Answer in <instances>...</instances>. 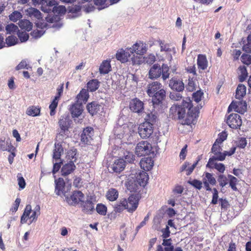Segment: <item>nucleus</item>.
I'll use <instances>...</instances> for the list:
<instances>
[{
  "instance_id": "nucleus-16",
  "label": "nucleus",
  "mask_w": 251,
  "mask_h": 251,
  "mask_svg": "<svg viewBox=\"0 0 251 251\" xmlns=\"http://www.w3.org/2000/svg\"><path fill=\"white\" fill-rule=\"evenodd\" d=\"M125 167V161L123 159H118L115 160L113 164L108 167L110 171L115 173H120Z\"/></svg>"
},
{
  "instance_id": "nucleus-51",
  "label": "nucleus",
  "mask_w": 251,
  "mask_h": 251,
  "mask_svg": "<svg viewBox=\"0 0 251 251\" xmlns=\"http://www.w3.org/2000/svg\"><path fill=\"white\" fill-rule=\"evenodd\" d=\"M66 9L64 6H57V3L54 5L52 13L54 14H64Z\"/></svg>"
},
{
  "instance_id": "nucleus-49",
  "label": "nucleus",
  "mask_w": 251,
  "mask_h": 251,
  "mask_svg": "<svg viewBox=\"0 0 251 251\" xmlns=\"http://www.w3.org/2000/svg\"><path fill=\"white\" fill-rule=\"evenodd\" d=\"M241 61L245 65H250L251 64V55L243 53L241 56Z\"/></svg>"
},
{
  "instance_id": "nucleus-27",
  "label": "nucleus",
  "mask_w": 251,
  "mask_h": 251,
  "mask_svg": "<svg viewBox=\"0 0 251 251\" xmlns=\"http://www.w3.org/2000/svg\"><path fill=\"white\" fill-rule=\"evenodd\" d=\"M70 110L73 118H77L81 114L83 111L82 104H73L70 108Z\"/></svg>"
},
{
  "instance_id": "nucleus-5",
  "label": "nucleus",
  "mask_w": 251,
  "mask_h": 251,
  "mask_svg": "<svg viewBox=\"0 0 251 251\" xmlns=\"http://www.w3.org/2000/svg\"><path fill=\"white\" fill-rule=\"evenodd\" d=\"M149 122H145L141 124L138 127V133L143 139H147L151 137L153 133V127Z\"/></svg>"
},
{
  "instance_id": "nucleus-26",
  "label": "nucleus",
  "mask_w": 251,
  "mask_h": 251,
  "mask_svg": "<svg viewBox=\"0 0 251 251\" xmlns=\"http://www.w3.org/2000/svg\"><path fill=\"white\" fill-rule=\"evenodd\" d=\"M63 152V148L60 143L55 142L53 151L52 159L57 161L60 159L61 154Z\"/></svg>"
},
{
  "instance_id": "nucleus-6",
  "label": "nucleus",
  "mask_w": 251,
  "mask_h": 251,
  "mask_svg": "<svg viewBox=\"0 0 251 251\" xmlns=\"http://www.w3.org/2000/svg\"><path fill=\"white\" fill-rule=\"evenodd\" d=\"M226 123L231 128L237 129L241 126L242 121L238 114L231 113L227 117Z\"/></svg>"
},
{
  "instance_id": "nucleus-47",
  "label": "nucleus",
  "mask_w": 251,
  "mask_h": 251,
  "mask_svg": "<svg viewBox=\"0 0 251 251\" xmlns=\"http://www.w3.org/2000/svg\"><path fill=\"white\" fill-rule=\"evenodd\" d=\"M96 210L97 212L100 215L105 216L107 213L106 206L101 203H99L97 205Z\"/></svg>"
},
{
  "instance_id": "nucleus-63",
  "label": "nucleus",
  "mask_w": 251,
  "mask_h": 251,
  "mask_svg": "<svg viewBox=\"0 0 251 251\" xmlns=\"http://www.w3.org/2000/svg\"><path fill=\"white\" fill-rule=\"evenodd\" d=\"M62 164L63 161L61 160H60L59 162H55L53 163V169L52 170V173L53 175L55 174L59 170Z\"/></svg>"
},
{
  "instance_id": "nucleus-45",
  "label": "nucleus",
  "mask_w": 251,
  "mask_h": 251,
  "mask_svg": "<svg viewBox=\"0 0 251 251\" xmlns=\"http://www.w3.org/2000/svg\"><path fill=\"white\" fill-rule=\"evenodd\" d=\"M227 177L229 179L230 187L233 190L236 191L237 188L236 185L238 181L237 178L231 175H228Z\"/></svg>"
},
{
  "instance_id": "nucleus-48",
  "label": "nucleus",
  "mask_w": 251,
  "mask_h": 251,
  "mask_svg": "<svg viewBox=\"0 0 251 251\" xmlns=\"http://www.w3.org/2000/svg\"><path fill=\"white\" fill-rule=\"evenodd\" d=\"M5 41L6 44L8 47L14 46L18 42L17 38L13 35L9 36L6 38Z\"/></svg>"
},
{
  "instance_id": "nucleus-62",
  "label": "nucleus",
  "mask_w": 251,
  "mask_h": 251,
  "mask_svg": "<svg viewBox=\"0 0 251 251\" xmlns=\"http://www.w3.org/2000/svg\"><path fill=\"white\" fill-rule=\"evenodd\" d=\"M247 145V140L244 137H241L238 140L237 146L240 149H244Z\"/></svg>"
},
{
  "instance_id": "nucleus-37",
  "label": "nucleus",
  "mask_w": 251,
  "mask_h": 251,
  "mask_svg": "<svg viewBox=\"0 0 251 251\" xmlns=\"http://www.w3.org/2000/svg\"><path fill=\"white\" fill-rule=\"evenodd\" d=\"M119 193L117 190L114 188L109 189L106 193V198L110 201H114L118 197Z\"/></svg>"
},
{
  "instance_id": "nucleus-31",
  "label": "nucleus",
  "mask_w": 251,
  "mask_h": 251,
  "mask_svg": "<svg viewBox=\"0 0 251 251\" xmlns=\"http://www.w3.org/2000/svg\"><path fill=\"white\" fill-rule=\"evenodd\" d=\"M111 64L110 61L104 60L100 64L99 71L101 74H107L111 71Z\"/></svg>"
},
{
  "instance_id": "nucleus-34",
  "label": "nucleus",
  "mask_w": 251,
  "mask_h": 251,
  "mask_svg": "<svg viewBox=\"0 0 251 251\" xmlns=\"http://www.w3.org/2000/svg\"><path fill=\"white\" fill-rule=\"evenodd\" d=\"M145 122H149V124L153 126L157 121V113L154 111L148 113L145 118Z\"/></svg>"
},
{
  "instance_id": "nucleus-43",
  "label": "nucleus",
  "mask_w": 251,
  "mask_h": 251,
  "mask_svg": "<svg viewBox=\"0 0 251 251\" xmlns=\"http://www.w3.org/2000/svg\"><path fill=\"white\" fill-rule=\"evenodd\" d=\"M59 97H55L54 99L52 100L51 103L49 106L50 109V116H53L55 114V109L58 105Z\"/></svg>"
},
{
  "instance_id": "nucleus-35",
  "label": "nucleus",
  "mask_w": 251,
  "mask_h": 251,
  "mask_svg": "<svg viewBox=\"0 0 251 251\" xmlns=\"http://www.w3.org/2000/svg\"><path fill=\"white\" fill-rule=\"evenodd\" d=\"M26 114L29 116L35 117L40 115V108L38 106H29L26 110Z\"/></svg>"
},
{
  "instance_id": "nucleus-39",
  "label": "nucleus",
  "mask_w": 251,
  "mask_h": 251,
  "mask_svg": "<svg viewBox=\"0 0 251 251\" xmlns=\"http://www.w3.org/2000/svg\"><path fill=\"white\" fill-rule=\"evenodd\" d=\"M238 69L241 73L238 76L239 81L240 82H243L246 79L248 75L247 68L245 66H240Z\"/></svg>"
},
{
  "instance_id": "nucleus-17",
  "label": "nucleus",
  "mask_w": 251,
  "mask_h": 251,
  "mask_svg": "<svg viewBox=\"0 0 251 251\" xmlns=\"http://www.w3.org/2000/svg\"><path fill=\"white\" fill-rule=\"evenodd\" d=\"M129 51L133 54L135 53L137 55H143L147 51L146 45L143 42L136 43L129 48Z\"/></svg>"
},
{
  "instance_id": "nucleus-32",
  "label": "nucleus",
  "mask_w": 251,
  "mask_h": 251,
  "mask_svg": "<svg viewBox=\"0 0 251 251\" xmlns=\"http://www.w3.org/2000/svg\"><path fill=\"white\" fill-rule=\"evenodd\" d=\"M88 91L85 89H82L77 95L76 98L77 101L80 102L79 104H82V102H86L89 98Z\"/></svg>"
},
{
  "instance_id": "nucleus-11",
  "label": "nucleus",
  "mask_w": 251,
  "mask_h": 251,
  "mask_svg": "<svg viewBox=\"0 0 251 251\" xmlns=\"http://www.w3.org/2000/svg\"><path fill=\"white\" fill-rule=\"evenodd\" d=\"M86 109L91 115L94 116L101 112L103 110V106L98 101H93L87 104Z\"/></svg>"
},
{
  "instance_id": "nucleus-52",
  "label": "nucleus",
  "mask_w": 251,
  "mask_h": 251,
  "mask_svg": "<svg viewBox=\"0 0 251 251\" xmlns=\"http://www.w3.org/2000/svg\"><path fill=\"white\" fill-rule=\"evenodd\" d=\"M196 84L193 78H189L188 84L186 86L187 90L189 92H193L196 89Z\"/></svg>"
},
{
  "instance_id": "nucleus-9",
  "label": "nucleus",
  "mask_w": 251,
  "mask_h": 251,
  "mask_svg": "<svg viewBox=\"0 0 251 251\" xmlns=\"http://www.w3.org/2000/svg\"><path fill=\"white\" fill-rule=\"evenodd\" d=\"M134 56L135 54L131 53L129 51V48H127L126 50L121 49L120 50L118 51L116 54V59L122 63H125L131 59L133 63L135 64L136 61L133 59Z\"/></svg>"
},
{
  "instance_id": "nucleus-64",
  "label": "nucleus",
  "mask_w": 251,
  "mask_h": 251,
  "mask_svg": "<svg viewBox=\"0 0 251 251\" xmlns=\"http://www.w3.org/2000/svg\"><path fill=\"white\" fill-rule=\"evenodd\" d=\"M169 97L171 100H179L182 98V95L179 92H171Z\"/></svg>"
},
{
  "instance_id": "nucleus-3",
  "label": "nucleus",
  "mask_w": 251,
  "mask_h": 251,
  "mask_svg": "<svg viewBox=\"0 0 251 251\" xmlns=\"http://www.w3.org/2000/svg\"><path fill=\"white\" fill-rule=\"evenodd\" d=\"M72 123L69 115L64 114L61 116L58 121L59 130L58 134L61 136H64L68 134L69 127Z\"/></svg>"
},
{
  "instance_id": "nucleus-8",
  "label": "nucleus",
  "mask_w": 251,
  "mask_h": 251,
  "mask_svg": "<svg viewBox=\"0 0 251 251\" xmlns=\"http://www.w3.org/2000/svg\"><path fill=\"white\" fill-rule=\"evenodd\" d=\"M152 97V105L154 108L159 109L162 107L163 101L166 98V91L163 89L155 92Z\"/></svg>"
},
{
  "instance_id": "nucleus-42",
  "label": "nucleus",
  "mask_w": 251,
  "mask_h": 251,
  "mask_svg": "<svg viewBox=\"0 0 251 251\" xmlns=\"http://www.w3.org/2000/svg\"><path fill=\"white\" fill-rule=\"evenodd\" d=\"M6 34H13L18 33L19 31L18 27L15 24L11 23L7 25L5 27Z\"/></svg>"
},
{
  "instance_id": "nucleus-54",
  "label": "nucleus",
  "mask_w": 251,
  "mask_h": 251,
  "mask_svg": "<svg viewBox=\"0 0 251 251\" xmlns=\"http://www.w3.org/2000/svg\"><path fill=\"white\" fill-rule=\"evenodd\" d=\"M106 1L107 0H94V3L99 6L98 9L100 10L107 7Z\"/></svg>"
},
{
  "instance_id": "nucleus-57",
  "label": "nucleus",
  "mask_w": 251,
  "mask_h": 251,
  "mask_svg": "<svg viewBox=\"0 0 251 251\" xmlns=\"http://www.w3.org/2000/svg\"><path fill=\"white\" fill-rule=\"evenodd\" d=\"M21 14L20 12L15 11L9 15V19L15 22L21 18Z\"/></svg>"
},
{
  "instance_id": "nucleus-33",
  "label": "nucleus",
  "mask_w": 251,
  "mask_h": 251,
  "mask_svg": "<svg viewBox=\"0 0 251 251\" xmlns=\"http://www.w3.org/2000/svg\"><path fill=\"white\" fill-rule=\"evenodd\" d=\"M127 201L126 199L121 200L118 201L114 206V211L116 212H121L124 209H126V206H127Z\"/></svg>"
},
{
  "instance_id": "nucleus-36",
  "label": "nucleus",
  "mask_w": 251,
  "mask_h": 251,
  "mask_svg": "<svg viewBox=\"0 0 251 251\" xmlns=\"http://www.w3.org/2000/svg\"><path fill=\"white\" fill-rule=\"evenodd\" d=\"M88 91L94 92L96 91L100 86V82L97 79L90 80L87 84Z\"/></svg>"
},
{
  "instance_id": "nucleus-53",
  "label": "nucleus",
  "mask_w": 251,
  "mask_h": 251,
  "mask_svg": "<svg viewBox=\"0 0 251 251\" xmlns=\"http://www.w3.org/2000/svg\"><path fill=\"white\" fill-rule=\"evenodd\" d=\"M187 182L198 190H200L202 188V182L198 179H194L192 180H189Z\"/></svg>"
},
{
  "instance_id": "nucleus-50",
  "label": "nucleus",
  "mask_w": 251,
  "mask_h": 251,
  "mask_svg": "<svg viewBox=\"0 0 251 251\" xmlns=\"http://www.w3.org/2000/svg\"><path fill=\"white\" fill-rule=\"evenodd\" d=\"M205 180H207V182H208L212 185H215L216 184V180L213 176L212 174L206 172L205 173Z\"/></svg>"
},
{
  "instance_id": "nucleus-24",
  "label": "nucleus",
  "mask_w": 251,
  "mask_h": 251,
  "mask_svg": "<svg viewBox=\"0 0 251 251\" xmlns=\"http://www.w3.org/2000/svg\"><path fill=\"white\" fill-rule=\"evenodd\" d=\"M65 182L62 178H59L55 180V194L57 196H60L61 193L64 194L63 191L65 187Z\"/></svg>"
},
{
  "instance_id": "nucleus-25",
  "label": "nucleus",
  "mask_w": 251,
  "mask_h": 251,
  "mask_svg": "<svg viewBox=\"0 0 251 251\" xmlns=\"http://www.w3.org/2000/svg\"><path fill=\"white\" fill-rule=\"evenodd\" d=\"M148 179L149 176L147 173L145 171H142L137 176L136 180L140 186L145 187L147 184Z\"/></svg>"
},
{
  "instance_id": "nucleus-38",
  "label": "nucleus",
  "mask_w": 251,
  "mask_h": 251,
  "mask_svg": "<svg viewBox=\"0 0 251 251\" xmlns=\"http://www.w3.org/2000/svg\"><path fill=\"white\" fill-rule=\"evenodd\" d=\"M19 26L25 31H29L32 29V24L28 20H23L20 21Z\"/></svg>"
},
{
  "instance_id": "nucleus-20",
  "label": "nucleus",
  "mask_w": 251,
  "mask_h": 251,
  "mask_svg": "<svg viewBox=\"0 0 251 251\" xmlns=\"http://www.w3.org/2000/svg\"><path fill=\"white\" fill-rule=\"evenodd\" d=\"M80 205L82 208V211L85 213L91 214L94 210V203L89 199L85 201L83 200L80 203Z\"/></svg>"
},
{
  "instance_id": "nucleus-58",
  "label": "nucleus",
  "mask_w": 251,
  "mask_h": 251,
  "mask_svg": "<svg viewBox=\"0 0 251 251\" xmlns=\"http://www.w3.org/2000/svg\"><path fill=\"white\" fill-rule=\"evenodd\" d=\"M17 34L21 42H25L27 41L29 38L28 34L25 32H21L19 31Z\"/></svg>"
},
{
  "instance_id": "nucleus-30",
  "label": "nucleus",
  "mask_w": 251,
  "mask_h": 251,
  "mask_svg": "<svg viewBox=\"0 0 251 251\" xmlns=\"http://www.w3.org/2000/svg\"><path fill=\"white\" fill-rule=\"evenodd\" d=\"M242 50L247 53H251V33L248 36L247 39L242 40Z\"/></svg>"
},
{
  "instance_id": "nucleus-18",
  "label": "nucleus",
  "mask_w": 251,
  "mask_h": 251,
  "mask_svg": "<svg viewBox=\"0 0 251 251\" xmlns=\"http://www.w3.org/2000/svg\"><path fill=\"white\" fill-rule=\"evenodd\" d=\"M57 4L55 0H43L41 4V10L45 13H51L54 8V5Z\"/></svg>"
},
{
  "instance_id": "nucleus-12",
  "label": "nucleus",
  "mask_w": 251,
  "mask_h": 251,
  "mask_svg": "<svg viewBox=\"0 0 251 251\" xmlns=\"http://www.w3.org/2000/svg\"><path fill=\"white\" fill-rule=\"evenodd\" d=\"M169 86L171 89L177 92H182L185 88L182 80L176 77H174L170 80Z\"/></svg>"
},
{
  "instance_id": "nucleus-44",
  "label": "nucleus",
  "mask_w": 251,
  "mask_h": 251,
  "mask_svg": "<svg viewBox=\"0 0 251 251\" xmlns=\"http://www.w3.org/2000/svg\"><path fill=\"white\" fill-rule=\"evenodd\" d=\"M217 181L219 183V185L222 188L226 186L228 183V178L223 174L218 175Z\"/></svg>"
},
{
  "instance_id": "nucleus-55",
  "label": "nucleus",
  "mask_w": 251,
  "mask_h": 251,
  "mask_svg": "<svg viewBox=\"0 0 251 251\" xmlns=\"http://www.w3.org/2000/svg\"><path fill=\"white\" fill-rule=\"evenodd\" d=\"M203 95V93L201 90H198L193 94V100L196 102H199L201 100V97Z\"/></svg>"
},
{
  "instance_id": "nucleus-13",
  "label": "nucleus",
  "mask_w": 251,
  "mask_h": 251,
  "mask_svg": "<svg viewBox=\"0 0 251 251\" xmlns=\"http://www.w3.org/2000/svg\"><path fill=\"white\" fill-rule=\"evenodd\" d=\"M139 197L138 195H131L128 198L126 209L129 212L132 213L137 209L139 204Z\"/></svg>"
},
{
  "instance_id": "nucleus-41",
  "label": "nucleus",
  "mask_w": 251,
  "mask_h": 251,
  "mask_svg": "<svg viewBox=\"0 0 251 251\" xmlns=\"http://www.w3.org/2000/svg\"><path fill=\"white\" fill-rule=\"evenodd\" d=\"M141 187L136 180L129 181L127 184V188L130 192H136Z\"/></svg>"
},
{
  "instance_id": "nucleus-23",
  "label": "nucleus",
  "mask_w": 251,
  "mask_h": 251,
  "mask_svg": "<svg viewBox=\"0 0 251 251\" xmlns=\"http://www.w3.org/2000/svg\"><path fill=\"white\" fill-rule=\"evenodd\" d=\"M153 163V160L151 157H145L140 162L141 167L145 171H150L152 168Z\"/></svg>"
},
{
  "instance_id": "nucleus-59",
  "label": "nucleus",
  "mask_w": 251,
  "mask_h": 251,
  "mask_svg": "<svg viewBox=\"0 0 251 251\" xmlns=\"http://www.w3.org/2000/svg\"><path fill=\"white\" fill-rule=\"evenodd\" d=\"M45 33L42 30L36 29L33 30L31 33V35L35 39L40 38Z\"/></svg>"
},
{
  "instance_id": "nucleus-4",
  "label": "nucleus",
  "mask_w": 251,
  "mask_h": 251,
  "mask_svg": "<svg viewBox=\"0 0 251 251\" xmlns=\"http://www.w3.org/2000/svg\"><path fill=\"white\" fill-rule=\"evenodd\" d=\"M64 197L68 203L71 205H75L78 204L84 199V194L80 191H75L70 197H69L66 192L63 194Z\"/></svg>"
},
{
  "instance_id": "nucleus-60",
  "label": "nucleus",
  "mask_w": 251,
  "mask_h": 251,
  "mask_svg": "<svg viewBox=\"0 0 251 251\" xmlns=\"http://www.w3.org/2000/svg\"><path fill=\"white\" fill-rule=\"evenodd\" d=\"M226 138L227 134L226 132H222L218 135V137L215 141L216 143H218V144H221L223 143V142L226 140Z\"/></svg>"
},
{
  "instance_id": "nucleus-56",
  "label": "nucleus",
  "mask_w": 251,
  "mask_h": 251,
  "mask_svg": "<svg viewBox=\"0 0 251 251\" xmlns=\"http://www.w3.org/2000/svg\"><path fill=\"white\" fill-rule=\"evenodd\" d=\"M31 67L27 63L25 60H23L16 67V70H20L23 69H28Z\"/></svg>"
},
{
  "instance_id": "nucleus-61",
  "label": "nucleus",
  "mask_w": 251,
  "mask_h": 251,
  "mask_svg": "<svg viewBox=\"0 0 251 251\" xmlns=\"http://www.w3.org/2000/svg\"><path fill=\"white\" fill-rule=\"evenodd\" d=\"M219 144L215 141L212 147L211 152L214 155H216L222 150V148L219 146Z\"/></svg>"
},
{
  "instance_id": "nucleus-40",
  "label": "nucleus",
  "mask_w": 251,
  "mask_h": 251,
  "mask_svg": "<svg viewBox=\"0 0 251 251\" xmlns=\"http://www.w3.org/2000/svg\"><path fill=\"white\" fill-rule=\"evenodd\" d=\"M27 12L29 16L31 18H35L38 20L42 18L41 13L35 8H30L27 10Z\"/></svg>"
},
{
  "instance_id": "nucleus-29",
  "label": "nucleus",
  "mask_w": 251,
  "mask_h": 251,
  "mask_svg": "<svg viewBox=\"0 0 251 251\" xmlns=\"http://www.w3.org/2000/svg\"><path fill=\"white\" fill-rule=\"evenodd\" d=\"M208 61L205 55L199 54L197 58V65L198 68L202 70H205L207 67Z\"/></svg>"
},
{
  "instance_id": "nucleus-10",
  "label": "nucleus",
  "mask_w": 251,
  "mask_h": 251,
  "mask_svg": "<svg viewBox=\"0 0 251 251\" xmlns=\"http://www.w3.org/2000/svg\"><path fill=\"white\" fill-rule=\"evenodd\" d=\"M247 106L246 101H232L229 105L227 111L230 112L234 109L235 112L243 114L246 111Z\"/></svg>"
},
{
  "instance_id": "nucleus-15",
  "label": "nucleus",
  "mask_w": 251,
  "mask_h": 251,
  "mask_svg": "<svg viewBox=\"0 0 251 251\" xmlns=\"http://www.w3.org/2000/svg\"><path fill=\"white\" fill-rule=\"evenodd\" d=\"M81 6L79 5H72L67 8V16L69 19H74L81 15Z\"/></svg>"
},
{
  "instance_id": "nucleus-46",
  "label": "nucleus",
  "mask_w": 251,
  "mask_h": 251,
  "mask_svg": "<svg viewBox=\"0 0 251 251\" xmlns=\"http://www.w3.org/2000/svg\"><path fill=\"white\" fill-rule=\"evenodd\" d=\"M226 154H225L224 151L223 152H222L221 151H220L219 153L216 154V155H214V156H212L211 157L209 160L211 161H222L224 160L226 158Z\"/></svg>"
},
{
  "instance_id": "nucleus-19",
  "label": "nucleus",
  "mask_w": 251,
  "mask_h": 251,
  "mask_svg": "<svg viewBox=\"0 0 251 251\" xmlns=\"http://www.w3.org/2000/svg\"><path fill=\"white\" fill-rule=\"evenodd\" d=\"M161 84L157 81L150 83L147 86V93L149 97H151L153 95H155V92H157L159 90H161Z\"/></svg>"
},
{
  "instance_id": "nucleus-22",
  "label": "nucleus",
  "mask_w": 251,
  "mask_h": 251,
  "mask_svg": "<svg viewBox=\"0 0 251 251\" xmlns=\"http://www.w3.org/2000/svg\"><path fill=\"white\" fill-rule=\"evenodd\" d=\"M206 167L210 169H215L221 174L224 173L226 167L224 164L221 163H217L216 161H211L208 160V161L206 165Z\"/></svg>"
},
{
  "instance_id": "nucleus-28",
  "label": "nucleus",
  "mask_w": 251,
  "mask_h": 251,
  "mask_svg": "<svg viewBox=\"0 0 251 251\" xmlns=\"http://www.w3.org/2000/svg\"><path fill=\"white\" fill-rule=\"evenodd\" d=\"M246 94V87L243 84H239L236 90L235 97L236 99L242 100Z\"/></svg>"
},
{
  "instance_id": "nucleus-2",
  "label": "nucleus",
  "mask_w": 251,
  "mask_h": 251,
  "mask_svg": "<svg viewBox=\"0 0 251 251\" xmlns=\"http://www.w3.org/2000/svg\"><path fill=\"white\" fill-rule=\"evenodd\" d=\"M169 68L167 65L163 64L161 67L158 64H154L149 70L148 73L149 78L151 79H156L162 75L164 80L169 77Z\"/></svg>"
},
{
  "instance_id": "nucleus-14",
  "label": "nucleus",
  "mask_w": 251,
  "mask_h": 251,
  "mask_svg": "<svg viewBox=\"0 0 251 251\" xmlns=\"http://www.w3.org/2000/svg\"><path fill=\"white\" fill-rule=\"evenodd\" d=\"M129 108L133 112L141 113L144 109V103L137 98L132 99L129 103Z\"/></svg>"
},
{
  "instance_id": "nucleus-1",
  "label": "nucleus",
  "mask_w": 251,
  "mask_h": 251,
  "mask_svg": "<svg viewBox=\"0 0 251 251\" xmlns=\"http://www.w3.org/2000/svg\"><path fill=\"white\" fill-rule=\"evenodd\" d=\"M187 110V117L182 122L183 125H190L196 122L199 116V109L197 107L193 108L191 101L183 100L180 105H173L170 109V116L173 119H182L185 117Z\"/></svg>"
},
{
  "instance_id": "nucleus-7",
  "label": "nucleus",
  "mask_w": 251,
  "mask_h": 251,
  "mask_svg": "<svg viewBox=\"0 0 251 251\" xmlns=\"http://www.w3.org/2000/svg\"><path fill=\"white\" fill-rule=\"evenodd\" d=\"M151 151V145L147 141H142L137 144L135 153L138 156L149 155Z\"/></svg>"
},
{
  "instance_id": "nucleus-21",
  "label": "nucleus",
  "mask_w": 251,
  "mask_h": 251,
  "mask_svg": "<svg viewBox=\"0 0 251 251\" xmlns=\"http://www.w3.org/2000/svg\"><path fill=\"white\" fill-rule=\"evenodd\" d=\"M75 169V166L73 161H70L69 162L64 165L61 168V175L65 176L71 174Z\"/></svg>"
}]
</instances>
